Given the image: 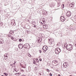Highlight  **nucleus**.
<instances>
[{
  "label": "nucleus",
  "instance_id": "obj_39",
  "mask_svg": "<svg viewBox=\"0 0 76 76\" xmlns=\"http://www.w3.org/2000/svg\"><path fill=\"white\" fill-rule=\"evenodd\" d=\"M14 70L15 71H16V69H15Z\"/></svg>",
  "mask_w": 76,
  "mask_h": 76
},
{
  "label": "nucleus",
  "instance_id": "obj_27",
  "mask_svg": "<svg viewBox=\"0 0 76 76\" xmlns=\"http://www.w3.org/2000/svg\"><path fill=\"white\" fill-rule=\"evenodd\" d=\"M37 42H39H39H40V40H39V39H38V40H37Z\"/></svg>",
  "mask_w": 76,
  "mask_h": 76
},
{
  "label": "nucleus",
  "instance_id": "obj_19",
  "mask_svg": "<svg viewBox=\"0 0 76 76\" xmlns=\"http://www.w3.org/2000/svg\"><path fill=\"white\" fill-rule=\"evenodd\" d=\"M13 32H14V31H10V34H11L10 33H13Z\"/></svg>",
  "mask_w": 76,
  "mask_h": 76
},
{
  "label": "nucleus",
  "instance_id": "obj_8",
  "mask_svg": "<svg viewBox=\"0 0 76 76\" xmlns=\"http://www.w3.org/2000/svg\"><path fill=\"white\" fill-rule=\"evenodd\" d=\"M60 20L62 22H64L65 20V18L64 16H61L60 18Z\"/></svg>",
  "mask_w": 76,
  "mask_h": 76
},
{
  "label": "nucleus",
  "instance_id": "obj_26",
  "mask_svg": "<svg viewBox=\"0 0 76 76\" xmlns=\"http://www.w3.org/2000/svg\"><path fill=\"white\" fill-rule=\"evenodd\" d=\"M4 75H5V76H7V73H4Z\"/></svg>",
  "mask_w": 76,
  "mask_h": 76
},
{
  "label": "nucleus",
  "instance_id": "obj_11",
  "mask_svg": "<svg viewBox=\"0 0 76 76\" xmlns=\"http://www.w3.org/2000/svg\"><path fill=\"white\" fill-rule=\"evenodd\" d=\"M43 28L45 29H47L48 28V26L47 25H44Z\"/></svg>",
  "mask_w": 76,
  "mask_h": 76
},
{
  "label": "nucleus",
  "instance_id": "obj_15",
  "mask_svg": "<svg viewBox=\"0 0 76 76\" xmlns=\"http://www.w3.org/2000/svg\"><path fill=\"white\" fill-rule=\"evenodd\" d=\"M67 47V43H65L64 45V47L66 48Z\"/></svg>",
  "mask_w": 76,
  "mask_h": 76
},
{
  "label": "nucleus",
  "instance_id": "obj_24",
  "mask_svg": "<svg viewBox=\"0 0 76 76\" xmlns=\"http://www.w3.org/2000/svg\"><path fill=\"white\" fill-rule=\"evenodd\" d=\"M39 53H41L42 52V51H41V50H39Z\"/></svg>",
  "mask_w": 76,
  "mask_h": 76
},
{
  "label": "nucleus",
  "instance_id": "obj_46",
  "mask_svg": "<svg viewBox=\"0 0 76 76\" xmlns=\"http://www.w3.org/2000/svg\"><path fill=\"white\" fill-rule=\"evenodd\" d=\"M1 76H4L3 75H2Z\"/></svg>",
  "mask_w": 76,
  "mask_h": 76
},
{
  "label": "nucleus",
  "instance_id": "obj_34",
  "mask_svg": "<svg viewBox=\"0 0 76 76\" xmlns=\"http://www.w3.org/2000/svg\"><path fill=\"white\" fill-rule=\"evenodd\" d=\"M34 23V21H32L31 22V24H33Z\"/></svg>",
  "mask_w": 76,
  "mask_h": 76
},
{
  "label": "nucleus",
  "instance_id": "obj_22",
  "mask_svg": "<svg viewBox=\"0 0 76 76\" xmlns=\"http://www.w3.org/2000/svg\"><path fill=\"white\" fill-rule=\"evenodd\" d=\"M72 6L74 7V6H75V4H74V2H72Z\"/></svg>",
  "mask_w": 76,
  "mask_h": 76
},
{
  "label": "nucleus",
  "instance_id": "obj_36",
  "mask_svg": "<svg viewBox=\"0 0 76 76\" xmlns=\"http://www.w3.org/2000/svg\"><path fill=\"white\" fill-rule=\"evenodd\" d=\"M36 26H37L34 25V28H36Z\"/></svg>",
  "mask_w": 76,
  "mask_h": 76
},
{
  "label": "nucleus",
  "instance_id": "obj_6",
  "mask_svg": "<svg viewBox=\"0 0 76 76\" xmlns=\"http://www.w3.org/2000/svg\"><path fill=\"white\" fill-rule=\"evenodd\" d=\"M42 49L45 51H47V50H48V47L47 46H45L43 47Z\"/></svg>",
  "mask_w": 76,
  "mask_h": 76
},
{
  "label": "nucleus",
  "instance_id": "obj_13",
  "mask_svg": "<svg viewBox=\"0 0 76 76\" xmlns=\"http://www.w3.org/2000/svg\"><path fill=\"white\" fill-rule=\"evenodd\" d=\"M5 55H6V56ZM5 55H4V57H5H5H7L6 58H7V57H8V56H9V55H8V53H6L5 54Z\"/></svg>",
  "mask_w": 76,
  "mask_h": 76
},
{
  "label": "nucleus",
  "instance_id": "obj_41",
  "mask_svg": "<svg viewBox=\"0 0 76 76\" xmlns=\"http://www.w3.org/2000/svg\"><path fill=\"white\" fill-rule=\"evenodd\" d=\"M33 64H35V62H33Z\"/></svg>",
  "mask_w": 76,
  "mask_h": 76
},
{
  "label": "nucleus",
  "instance_id": "obj_47",
  "mask_svg": "<svg viewBox=\"0 0 76 76\" xmlns=\"http://www.w3.org/2000/svg\"><path fill=\"white\" fill-rule=\"evenodd\" d=\"M38 62H39V61H38Z\"/></svg>",
  "mask_w": 76,
  "mask_h": 76
},
{
  "label": "nucleus",
  "instance_id": "obj_14",
  "mask_svg": "<svg viewBox=\"0 0 76 76\" xmlns=\"http://www.w3.org/2000/svg\"><path fill=\"white\" fill-rule=\"evenodd\" d=\"M0 25L1 26H2L3 28L4 27V25H3V23L2 22L0 23Z\"/></svg>",
  "mask_w": 76,
  "mask_h": 76
},
{
  "label": "nucleus",
  "instance_id": "obj_25",
  "mask_svg": "<svg viewBox=\"0 0 76 76\" xmlns=\"http://www.w3.org/2000/svg\"><path fill=\"white\" fill-rule=\"evenodd\" d=\"M62 7L63 8H64V4H63L62 5Z\"/></svg>",
  "mask_w": 76,
  "mask_h": 76
},
{
  "label": "nucleus",
  "instance_id": "obj_12",
  "mask_svg": "<svg viewBox=\"0 0 76 76\" xmlns=\"http://www.w3.org/2000/svg\"><path fill=\"white\" fill-rule=\"evenodd\" d=\"M64 67H65L66 68V67H68V66H69V65H68V64H67V63H65V64H64Z\"/></svg>",
  "mask_w": 76,
  "mask_h": 76
},
{
  "label": "nucleus",
  "instance_id": "obj_31",
  "mask_svg": "<svg viewBox=\"0 0 76 76\" xmlns=\"http://www.w3.org/2000/svg\"><path fill=\"white\" fill-rule=\"evenodd\" d=\"M5 58L4 59H5V60H6V59H7V57H6V56H5V57H4Z\"/></svg>",
  "mask_w": 76,
  "mask_h": 76
},
{
  "label": "nucleus",
  "instance_id": "obj_29",
  "mask_svg": "<svg viewBox=\"0 0 76 76\" xmlns=\"http://www.w3.org/2000/svg\"><path fill=\"white\" fill-rule=\"evenodd\" d=\"M39 61H42V59L41 58H40L39 59Z\"/></svg>",
  "mask_w": 76,
  "mask_h": 76
},
{
  "label": "nucleus",
  "instance_id": "obj_2",
  "mask_svg": "<svg viewBox=\"0 0 76 76\" xmlns=\"http://www.w3.org/2000/svg\"><path fill=\"white\" fill-rule=\"evenodd\" d=\"M72 45L70 44H69L67 45L66 48L69 51H70L72 50Z\"/></svg>",
  "mask_w": 76,
  "mask_h": 76
},
{
  "label": "nucleus",
  "instance_id": "obj_23",
  "mask_svg": "<svg viewBox=\"0 0 76 76\" xmlns=\"http://www.w3.org/2000/svg\"><path fill=\"white\" fill-rule=\"evenodd\" d=\"M70 6H71V7H73V5L72 4H70Z\"/></svg>",
  "mask_w": 76,
  "mask_h": 76
},
{
  "label": "nucleus",
  "instance_id": "obj_40",
  "mask_svg": "<svg viewBox=\"0 0 76 76\" xmlns=\"http://www.w3.org/2000/svg\"><path fill=\"white\" fill-rule=\"evenodd\" d=\"M58 76H61V75H60V74H58Z\"/></svg>",
  "mask_w": 76,
  "mask_h": 76
},
{
  "label": "nucleus",
  "instance_id": "obj_18",
  "mask_svg": "<svg viewBox=\"0 0 76 76\" xmlns=\"http://www.w3.org/2000/svg\"><path fill=\"white\" fill-rule=\"evenodd\" d=\"M39 38H40V39H39V40H40V42H41L42 41V38L40 37Z\"/></svg>",
  "mask_w": 76,
  "mask_h": 76
},
{
  "label": "nucleus",
  "instance_id": "obj_32",
  "mask_svg": "<svg viewBox=\"0 0 76 76\" xmlns=\"http://www.w3.org/2000/svg\"><path fill=\"white\" fill-rule=\"evenodd\" d=\"M21 71L22 72H24V71H23V69H21Z\"/></svg>",
  "mask_w": 76,
  "mask_h": 76
},
{
  "label": "nucleus",
  "instance_id": "obj_3",
  "mask_svg": "<svg viewBox=\"0 0 76 76\" xmlns=\"http://www.w3.org/2000/svg\"><path fill=\"white\" fill-rule=\"evenodd\" d=\"M52 64L54 66H57V65H58V63L57 61H53L52 62Z\"/></svg>",
  "mask_w": 76,
  "mask_h": 76
},
{
  "label": "nucleus",
  "instance_id": "obj_45",
  "mask_svg": "<svg viewBox=\"0 0 76 76\" xmlns=\"http://www.w3.org/2000/svg\"><path fill=\"white\" fill-rule=\"evenodd\" d=\"M75 47H76V44H75Z\"/></svg>",
  "mask_w": 76,
  "mask_h": 76
},
{
  "label": "nucleus",
  "instance_id": "obj_42",
  "mask_svg": "<svg viewBox=\"0 0 76 76\" xmlns=\"http://www.w3.org/2000/svg\"><path fill=\"white\" fill-rule=\"evenodd\" d=\"M16 64V62H15V63H14L13 64Z\"/></svg>",
  "mask_w": 76,
  "mask_h": 76
},
{
  "label": "nucleus",
  "instance_id": "obj_16",
  "mask_svg": "<svg viewBox=\"0 0 76 76\" xmlns=\"http://www.w3.org/2000/svg\"><path fill=\"white\" fill-rule=\"evenodd\" d=\"M44 14L45 15H48V13L47 12H45L44 13Z\"/></svg>",
  "mask_w": 76,
  "mask_h": 76
},
{
  "label": "nucleus",
  "instance_id": "obj_20",
  "mask_svg": "<svg viewBox=\"0 0 76 76\" xmlns=\"http://www.w3.org/2000/svg\"><path fill=\"white\" fill-rule=\"evenodd\" d=\"M19 41L20 42H21L22 41V39H19Z\"/></svg>",
  "mask_w": 76,
  "mask_h": 76
},
{
  "label": "nucleus",
  "instance_id": "obj_17",
  "mask_svg": "<svg viewBox=\"0 0 76 76\" xmlns=\"http://www.w3.org/2000/svg\"><path fill=\"white\" fill-rule=\"evenodd\" d=\"M48 43L50 45H51V44H52V42H51L48 41Z\"/></svg>",
  "mask_w": 76,
  "mask_h": 76
},
{
  "label": "nucleus",
  "instance_id": "obj_30",
  "mask_svg": "<svg viewBox=\"0 0 76 76\" xmlns=\"http://www.w3.org/2000/svg\"><path fill=\"white\" fill-rule=\"evenodd\" d=\"M47 72H50V71L49 70V69H47Z\"/></svg>",
  "mask_w": 76,
  "mask_h": 76
},
{
  "label": "nucleus",
  "instance_id": "obj_7",
  "mask_svg": "<svg viewBox=\"0 0 76 76\" xmlns=\"http://www.w3.org/2000/svg\"><path fill=\"white\" fill-rule=\"evenodd\" d=\"M45 19L44 18H42V20H41L40 22L42 24H43V23H44V22H45Z\"/></svg>",
  "mask_w": 76,
  "mask_h": 76
},
{
  "label": "nucleus",
  "instance_id": "obj_9",
  "mask_svg": "<svg viewBox=\"0 0 76 76\" xmlns=\"http://www.w3.org/2000/svg\"><path fill=\"white\" fill-rule=\"evenodd\" d=\"M71 12H67L66 13V16H68V17H69V16H71Z\"/></svg>",
  "mask_w": 76,
  "mask_h": 76
},
{
  "label": "nucleus",
  "instance_id": "obj_44",
  "mask_svg": "<svg viewBox=\"0 0 76 76\" xmlns=\"http://www.w3.org/2000/svg\"><path fill=\"white\" fill-rule=\"evenodd\" d=\"M17 74H18V75H19V73H17Z\"/></svg>",
  "mask_w": 76,
  "mask_h": 76
},
{
  "label": "nucleus",
  "instance_id": "obj_48",
  "mask_svg": "<svg viewBox=\"0 0 76 76\" xmlns=\"http://www.w3.org/2000/svg\"><path fill=\"white\" fill-rule=\"evenodd\" d=\"M70 76H72V75H70Z\"/></svg>",
  "mask_w": 76,
  "mask_h": 76
},
{
  "label": "nucleus",
  "instance_id": "obj_35",
  "mask_svg": "<svg viewBox=\"0 0 76 76\" xmlns=\"http://www.w3.org/2000/svg\"><path fill=\"white\" fill-rule=\"evenodd\" d=\"M36 29H37L38 28V26H36Z\"/></svg>",
  "mask_w": 76,
  "mask_h": 76
},
{
  "label": "nucleus",
  "instance_id": "obj_28",
  "mask_svg": "<svg viewBox=\"0 0 76 76\" xmlns=\"http://www.w3.org/2000/svg\"><path fill=\"white\" fill-rule=\"evenodd\" d=\"M49 75L50 76H52L53 75L52 74L50 73V74H49Z\"/></svg>",
  "mask_w": 76,
  "mask_h": 76
},
{
  "label": "nucleus",
  "instance_id": "obj_10",
  "mask_svg": "<svg viewBox=\"0 0 76 76\" xmlns=\"http://www.w3.org/2000/svg\"><path fill=\"white\" fill-rule=\"evenodd\" d=\"M4 41L2 38H0V44H3Z\"/></svg>",
  "mask_w": 76,
  "mask_h": 76
},
{
  "label": "nucleus",
  "instance_id": "obj_1",
  "mask_svg": "<svg viewBox=\"0 0 76 76\" xmlns=\"http://www.w3.org/2000/svg\"><path fill=\"white\" fill-rule=\"evenodd\" d=\"M61 51V49L59 48H57L55 49V52L56 54H58Z\"/></svg>",
  "mask_w": 76,
  "mask_h": 76
},
{
  "label": "nucleus",
  "instance_id": "obj_21",
  "mask_svg": "<svg viewBox=\"0 0 76 76\" xmlns=\"http://www.w3.org/2000/svg\"><path fill=\"white\" fill-rule=\"evenodd\" d=\"M11 39H12V40L14 39V37L12 36L11 37Z\"/></svg>",
  "mask_w": 76,
  "mask_h": 76
},
{
  "label": "nucleus",
  "instance_id": "obj_38",
  "mask_svg": "<svg viewBox=\"0 0 76 76\" xmlns=\"http://www.w3.org/2000/svg\"><path fill=\"white\" fill-rule=\"evenodd\" d=\"M51 40L50 39H48V41H50V40Z\"/></svg>",
  "mask_w": 76,
  "mask_h": 76
},
{
  "label": "nucleus",
  "instance_id": "obj_4",
  "mask_svg": "<svg viewBox=\"0 0 76 76\" xmlns=\"http://www.w3.org/2000/svg\"><path fill=\"white\" fill-rule=\"evenodd\" d=\"M24 48H25L26 49H28V48H30V45L28 43H26L24 45Z\"/></svg>",
  "mask_w": 76,
  "mask_h": 76
},
{
  "label": "nucleus",
  "instance_id": "obj_43",
  "mask_svg": "<svg viewBox=\"0 0 76 76\" xmlns=\"http://www.w3.org/2000/svg\"><path fill=\"white\" fill-rule=\"evenodd\" d=\"M58 44H60V43H58L57 45H58Z\"/></svg>",
  "mask_w": 76,
  "mask_h": 76
},
{
  "label": "nucleus",
  "instance_id": "obj_37",
  "mask_svg": "<svg viewBox=\"0 0 76 76\" xmlns=\"http://www.w3.org/2000/svg\"><path fill=\"white\" fill-rule=\"evenodd\" d=\"M43 52H44V53H45V52H46V51H44V50H43Z\"/></svg>",
  "mask_w": 76,
  "mask_h": 76
},
{
  "label": "nucleus",
  "instance_id": "obj_33",
  "mask_svg": "<svg viewBox=\"0 0 76 76\" xmlns=\"http://www.w3.org/2000/svg\"><path fill=\"white\" fill-rule=\"evenodd\" d=\"M28 56H29V57H31V55L29 54V55H28Z\"/></svg>",
  "mask_w": 76,
  "mask_h": 76
},
{
  "label": "nucleus",
  "instance_id": "obj_5",
  "mask_svg": "<svg viewBox=\"0 0 76 76\" xmlns=\"http://www.w3.org/2000/svg\"><path fill=\"white\" fill-rule=\"evenodd\" d=\"M18 46L19 48H20V49H22V48H23V44H20Z\"/></svg>",
  "mask_w": 76,
  "mask_h": 76
}]
</instances>
